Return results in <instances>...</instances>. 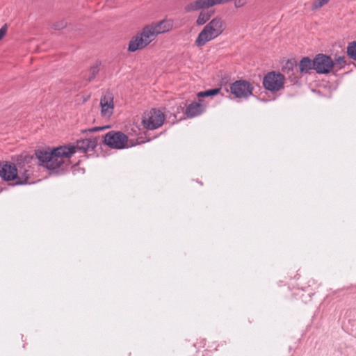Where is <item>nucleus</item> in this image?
<instances>
[{
    "label": "nucleus",
    "instance_id": "1a4fd4ad",
    "mask_svg": "<svg viewBox=\"0 0 356 356\" xmlns=\"http://www.w3.org/2000/svg\"><path fill=\"white\" fill-rule=\"evenodd\" d=\"M253 86L246 80H238L230 85V92L236 98L247 99L252 95Z\"/></svg>",
    "mask_w": 356,
    "mask_h": 356
},
{
    "label": "nucleus",
    "instance_id": "9b49d317",
    "mask_svg": "<svg viewBox=\"0 0 356 356\" xmlns=\"http://www.w3.org/2000/svg\"><path fill=\"white\" fill-rule=\"evenodd\" d=\"M172 28V23L170 20L163 19L156 23H153L144 27L152 40H155L159 34L170 31Z\"/></svg>",
    "mask_w": 356,
    "mask_h": 356
},
{
    "label": "nucleus",
    "instance_id": "6ab92c4d",
    "mask_svg": "<svg viewBox=\"0 0 356 356\" xmlns=\"http://www.w3.org/2000/svg\"><path fill=\"white\" fill-rule=\"evenodd\" d=\"M100 63H96L94 65L91 66L89 70L90 75L87 78L88 82L92 81L99 72Z\"/></svg>",
    "mask_w": 356,
    "mask_h": 356
},
{
    "label": "nucleus",
    "instance_id": "4468645a",
    "mask_svg": "<svg viewBox=\"0 0 356 356\" xmlns=\"http://www.w3.org/2000/svg\"><path fill=\"white\" fill-rule=\"evenodd\" d=\"M207 105L204 101L192 102L186 108L184 114L188 118H193L202 115L206 110Z\"/></svg>",
    "mask_w": 356,
    "mask_h": 356
},
{
    "label": "nucleus",
    "instance_id": "9d476101",
    "mask_svg": "<svg viewBox=\"0 0 356 356\" xmlns=\"http://www.w3.org/2000/svg\"><path fill=\"white\" fill-rule=\"evenodd\" d=\"M153 40L143 28L141 32L137 33L129 41L128 50L130 52H135L146 47Z\"/></svg>",
    "mask_w": 356,
    "mask_h": 356
},
{
    "label": "nucleus",
    "instance_id": "ddd939ff",
    "mask_svg": "<svg viewBox=\"0 0 356 356\" xmlns=\"http://www.w3.org/2000/svg\"><path fill=\"white\" fill-rule=\"evenodd\" d=\"M101 115L105 118H109L114 110L113 97L112 94L106 93L100 99Z\"/></svg>",
    "mask_w": 356,
    "mask_h": 356
},
{
    "label": "nucleus",
    "instance_id": "6e6552de",
    "mask_svg": "<svg viewBox=\"0 0 356 356\" xmlns=\"http://www.w3.org/2000/svg\"><path fill=\"white\" fill-rule=\"evenodd\" d=\"M165 120V115L160 110L152 108L145 114L142 123L145 128L154 130L161 127Z\"/></svg>",
    "mask_w": 356,
    "mask_h": 356
},
{
    "label": "nucleus",
    "instance_id": "a211bd4d",
    "mask_svg": "<svg viewBox=\"0 0 356 356\" xmlns=\"http://www.w3.org/2000/svg\"><path fill=\"white\" fill-rule=\"evenodd\" d=\"M220 88H213L205 91L199 92L197 96L200 98L212 97L218 95L220 92Z\"/></svg>",
    "mask_w": 356,
    "mask_h": 356
},
{
    "label": "nucleus",
    "instance_id": "a878e982",
    "mask_svg": "<svg viewBox=\"0 0 356 356\" xmlns=\"http://www.w3.org/2000/svg\"><path fill=\"white\" fill-rule=\"evenodd\" d=\"M6 32H7V25L4 24L0 29V40L5 36Z\"/></svg>",
    "mask_w": 356,
    "mask_h": 356
},
{
    "label": "nucleus",
    "instance_id": "39448f33",
    "mask_svg": "<svg viewBox=\"0 0 356 356\" xmlns=\"http://www.w3.org/2000/svg\"><path fill=\"white\" fill-rule=\"evenodd\" d=\"M71 157H38L39 163L47 170L58 173L67 170Z\"/></svg>",
    "mask_w": 356,
    "mask_h": 356
},
{
    "label": "nucleus",
    "instance_id": "393cba45",
    "mask_svg": "<svg viewBox=\"0 0 356 356\" xmlns=\"http://www.w3.org/2000/svg\"><path fill=\"white\" fill-rule=\"evenodd\" d=\"M234 1V7L236 8H240L243 7L246 4L245 0H233Z\"/></svg>",
    "mask_w": 356,
    "mask_h": 356
},
{
    "label": "nucleus",
    "instance_id": "7ed1b4c3",
    "mask_svg": "<svg viewBox=\"0 0 356 356\" xmlns=\"http://www.w3.org/2000/svg\"><path fill=\"white\" fill-rule=\"evenodd\" d=\"M226 22L220 16H216L210 20L199 33L195 44L197 47H203L220 35L226 29Z\"/></svg>",
    "mask_w": 356,
    "mask_h": 356
},
{
    "label": "nucleus",
    "instance_id": "f03ea898",
    "mask_svg": "<svg viewBox=\"0 0 356 356\" xmlns=\"http://www.w3.org/2000/svg\"><path fill=\"white\" fill-rule=\"evenodd\" d=\"M33 157H20L19 161V168H17L15 165L6 162L0 165V177L6 181H11L16 179L17 184H31L35 183L34 181L29 180L30 175L32 174L31 166L27 167L21 165L22 162L29 163L27 159H32Z\"/></svg>",
    "mask_w": 356,
    "mask_h": 356
},
{
    "label": "nucleus",
    "instance_id": "423d86ee",
    "mask_svg": "<svg viewBox=\"0 0 356 356\" xmlns=\"http://www.w3.org/2000/svg\"><path fill=\"white\" fill-rule=\"evenodd\" d=\"M298 68L301 73H308L311 70H314V59L311 60L308 57L302 58L299 63L298 67L295 60H288L284 67V72L289 74V77L291 81H296L297 77L294 76L293 78L291 75L294 74L295 71L298 72Z\"/></svg>",
    "mask_w": 356,
    "mask_h": 356
},
{
    "label": "nucleus",
    "instance_id": "412c9836",
    "mask_svg": "<svg viewBox=\"0 0 356 356\" xmlns=\"http://www.w3.org/2000/svg\"><path fill=\"white\" fill-rule=\"evenodd\" d=\"M330 0H316L312 6V10H315L321 8L324 5L328 3Z\"/></svg>",
    "mask_w": 356,
    "mask_h": 356
},
{
    "label": "nucleus",
    "instance_id": "2eb2a0df",
    "mask_svg": "<svg viewBox=\"0 0 356 356\" xmlns=\"http://www.w3.org/2000/svg\"><path fill=\"white\" fill-rule=\"evenodd\" d=\"M210 8L209 0H196L188 3L184 7V10L186 13L197 11L199 10H204Z\"/></svg>",
    "mask_w": 356,
    "mask_h": 356
},
{
    "label": "nucleus",
    "instance_id": "20e7f679",
    "mask_svg": "<svg viewBox=\"0 0 356 356\" xmlns=\"http://www.w3.org/2000/svg\"><path fill=\"white\" fill-rule=\"evenodd\" d=\"M104 144L112 149H122L132 147L134 144L129 141L127 136L117 131H111L103 136Z\"/></svg>",
    "mask_w": 356,
    "mask_h": 356
},
{
    "label": "nucleus",
    "instance_id": "dca6fc26",
    "mask_svg": "<svg viewBox=\"0 0 356 356\" xmlns=\"http://www.w3.org/2000/svg\"><path fill=\"white\" fill-rule=\"evenodd\" d=\"M212 15V12L202 10L196 19L195 23L197 26H202L205 24L207 22H209Z\"/></svg>",
    "mask_w": 356,
    "mask_h": 356
},
{
    "label": "nucleus",
    "instance_id": "aec40b11",
    "mask_svg": "<svg viewBox=\"0 0 356 356\" xmlns=\"http://www.w3.org/2000/svg\"><path fill=\"white\" fill-rule=\"evenodd\" d=\"M334 66H339V68H342L347 65L346 58L344 56H339L334 61Z\"/></svg>",
    "mask_w": 356,
    "mask_h": 356
},
{
    "label": "nucleus",
    "instance_id": "f3484780",
    "mask_svg": "<svg viewBox=\"0 0 356 356\" xmlns=\"http://www.w3.org/2000/svg\"><path fill=\"white\" fill-rule=\"evenodd\" d=\"M346 53L350 59L356 60V41L348 43L346 48Z\"/></svg>",
    "mask_w": 356,
    "mask_h": 356
},
{
    "label": "nucleus",
    "instance_id": "f257e3e1",
    "mask_svg": "<svg viewBox=\"0 0 356 356\" xmlns=\"http://www.w3.org/2000/svg\"><path fill=\"white\" fill-rule=\"evenodd\" d=\"M97 143V138H90L77 140L76 145L67 144L54 148L45 145L35 149L34 156H72L76 152L86 153L93 150Z\"/></svg>",
    "mask_w": 356,
    "mask_h": 356
},
{
    "label": "nucleus",
    "instance_id": "f8f14e48",
    "mask_svg": "<svg viewBox=\"0 0 356 356\" xmlns=\"http://www.w3.org/2000/svg\"><path fill=\"white\" fill-rule=\"evenodd\" d=\"M334 67V61L327 55L320 54L314 58V70L318 74H327Z\"/></svg>",
    "mask_w": 356,
    "mask_h": 356
},
{
    "label": "nucleus",
    "instance_id": "5701e85b",
    "mask_svg": "<svg viewBox=\"0 0 356 356\" xmlns=\"http://www.w3.org/2000/svg\"><path fill=\"white\" fill-rule=\"evenodd\" d=\"M232 1L233 0H209L210 8L217 5L225 4Z\"/></svg>",
    "mask_w": 356,
    "mask_h": 356
},
{
    "label": "nucleus",
    "instance_id": "0eeeda50",
    "mask_svg": "<svg viewBox=\"0 0 356 356\" xmlns=\"http://www.w3.org/2000/svg\"><path fill=\"white\" fill-rule=\"evenodd\" d=\"M284 81L285 77L282 73L272 71L264 76L262 84L266 90L274 93L284 88Z\"/></svg>",
    "mask_w": 356,
    "mask_h": 356
},
{
    "label": "nucleus",
    "instance_id": "4be33fe9",
    "mask_svg": "<svg viewBox=\"0 0 356 356\" xmlns=\"http://www.w3.org/2000/svg\"><path fill=\"white\" fill-rule=\"evenodd\" d=\"M66 26L67 23L65 21L61 20L54 23L52 24V29H54V30H61L66 27Z\"/></svg>",
    "mask_w": 356,
    "mask_h": 356
},
{
    "label": "nucleus",
    "instance_id": "bb28decb",
    "mask_svg": "<svg viewBox=\"0 0 356 356\" xmlns=\"http://www.w3.org/2000/svg\"><path fill=\"white\" fill-rule=\"evenodd\" d=\"M107 127H93L92 129H88V131H90V132H95V131L103 130V129H106Z\"/></svg>",
    "mask_w": 356,
    "mask_h": 356
},
{
    "label": "nucleus",
    "instance_id": "b1692460",
    "mask_svg": "<svg viewBox=\"0 0 356 356\" xmlns=\"http://www.w3.org/2000/svg\"><path fill=\"white\" fill-rule=\"evenodd\" d=\"M79 161H78L76 164H75L71 167V168L72 169L73 173L74 175H76L78 172H81L82 174L84 173V170L83 168H80L79 167L77 166V164H79Z\"/></svg>",
    "mask_w": 356,
    "mask_h": 356
}]
</instances>
